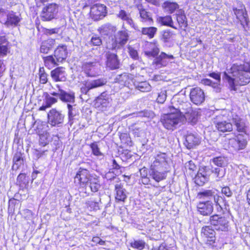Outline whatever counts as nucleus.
Listing matches in <instances>:
<instances>
[{
	"label": "nucleus",
	"instance_id": "nucleus-45",
	"mask_svg": "<svg viewBox=\"0 0 250 250\" xmlns=\"http://www.w3.org/2000/svg\"><path fill=\"white\" fill-rule=\"evenodd\" d=\"M233 144L235 145H237L236 149L238 150L244 149L247 144V142L246 139L241 138V137L237 136L236 139L232 140Z\"/></svg>",
	"mask_w": 250,
	"mask_h": 250
},
{
	"label": "nucleus",
	"instance_id": "nucleus-56",
	"mask_svg": "<svg viewBox=\"0 0 250 250\" xmlns=\"http://www.w3.org/2000/svg\"><path fill=\"white\" fill-rule=\"evenodd\" d=\"M91 44L95 46H100L102 44V41L100 37L97 35H93L90 40Z\"/></svg>",
	"mask_w": 250,
	"mask_h": 250
},
{
	"label": "nucleus",
	"instance_id": "nucleus-43",
	"mask_svg": "<svg viewBox=\"0 0 250 250\" xmlns=\"http://www.w3.org/2000/svg\"><path fill=\"white\" fill-rule=\"evenodd\" d=\"M197 112L191 109V111L189 112V113L186 114L184 117L185 118V121L187 120L188 122H190L192 124H194L197 121Z\"/></svg>",
	"mask_w": 250,
	"mask_h": 250
},
{
	"label": "nucleus",
	"instance_id": "nucleus-10",
	"mask_svg": "<svg viewBox=\"0 0 250 250\" xmlns=\"http://www.w3.org/2000/svg\"><path fill=\"white\" fill-rule=\"evenodd\" d=\"M189 98L193 104L199 105L205 101V93L200 87L192 88L190 89Z\"/></svg>",
	"mask_w": 250,
	"mask_h": 250
},
{
	"label": "nucleus",
	"instance_id": "nucleus-60",
	"mask_svg": "<svg viewBox=\"0 0 250 250\" xmlns=\"http://www.w3.org/2000/svg\"><path fill=\"white\" fill-rule=\"evenodd\" d=\"M118 17L124 21H126L129 17L130 14L124 10H121L117 15Z\"/></svg>",
	"mask_w": 250,
	"mask_h": 250
},
{
	"label": "nucleus",
	"instance_id": "nucleus-16",
	"mask_svg": "<svg viewBox=\"0 0 250 250\" xmlns=\"http://www.w3.org/2000/svg\"><path fill=\"white\" fill-rule=\"evenodd\" d=\"M5 16H6V20H1L0 22L7 27L17 26L21 21L20 17L13 11L9 12L8 13H6Z\"/></svg>",
	"mask_w": 250,
	"mask_h": 250
},
{
	"label": "nucleus",
	"instance_id": "nucleus-24",
	"mask_svg": "<svg viewBox=\"0 0 250 250\" xmlns=\"http://www.w3.org/2000/svg\"><path fill=\"white\" fill-rule=\"evenodd\" d=\"M44 97V104L42 105L39 108L40 110H45L46 108L50 107L53 104L58 102V99L51 96L49 93L45 92L43 94Z\"/></svg>",
	"mask_w": 250,
	"mask_h": 250
},
{
	"label": "nucleus",
	"instance_id": "nucleus-58",
	"mask_svg": "<svg viewBox=\"0 0 250 250\" xmlns=\"http://www.w3.org/2000/svg\"><path fill=\"white\" fill-rule=\"evenodd\" d=\"M209 76L213 79H214L216 80L215 82L213 83V84H215L217 86L219 84L221 81V76L220 74L219 73H216L215 72H213L211 73H210L209 74Z\"/></svg>",
	"mask_w": 250,
	"mask_h": 250
},
{
	"label": "nucleus",
	"instance_id": "nucleus-52",
	"mask_svg": "<svg viewBox=\"0 0 250 250\" xmlns=\"http://www.w3.org/2000/svg\"><path fill=\"white\" fill-rule=\"evenodd\" d=\"M90 146L92 150V152L93 155L97 156L103 155V154L100 151V148H99L97 143L94 142L91 144Z\"/></svg>",
	"mask_w": 250,
	"mask_h": 250
},
{
	"label": "nucleus",
	"instance_id": "nucleus-27",
	"mask_svg": "<svg viewBox=\"0 0 250 250\" xmlns=\"http://www.w3.org/2000/svg\"><path fill=\"white\" fill-rule=\"evenodd\" d=\"M59 92H60V99L63 102L74 103L75 101V96L74 93H68L60 88V86L57 84Z\"/></svg>",
	"mask_w": 250,
	"mask_h": 250
},
{
	"label": "nucleus",
	"instance_id": "nucleus-4",
	"mask_svg": "<svg viewBox=\"0 0 250 250\" xmlns=\"http://www.w3.org/2000/svg\"><path fill=\"white\" fill-rule=\"evenodd\" d=\"M128 38L129 35L126 30L119 31L112 39V42L108 43L107 47L112 50L120 49L127 43Z\"/></svg>",
	"mask_w": 250,
	"mask_h": 250
},
{
	"label": "nucleus",
	"instance_id": "nucleus-54",
	"mask_svg": "<svg viewBox=\"0 0 250 250\" xmlns=\"http://www.w3.org/2000/svg\"><path fill=\"white\" fill-rule=\"evenodd\" d=\"M167 91L165 90H162L159 94L157 99V102L163 104L167 98Z\"/></svg>",
	"mask_w": 250,
	"mask_h": 250
},
{
	"label": "nucleus",
	"instance_id": "nucleus-26",
	"mask_svg": "<svg viewBox=\"0 0 250 250\" xmlns=\"http://www.w3.org/2000/svg\"><path fill=\"white\" fill-rule=\"evenodd\" d=\"M195 183L199 186H202L208 180V177L204 169H200L195 176Z\"/></svg>",
	"mask_w": 250,
	"mask_h": 250
},
{
	"label": "nucleus",
	"instance_id": "nucleus-11",
	"mask_svg": "<svg viewBox=\"0 0 250 250\" xmlns=\"http://www.w3.org/2000/svg\"><path fill=\"white\" fill-rule=\"evenodd\" d=\"M107 13L106 6L102 4L93 5L90 10V16L94 21H98L104 18Z\"/></svg>",
	"mask_w": 250,
	"mask_h": 250
},
{
	"label": "nucleus",
	"instance_id": "nucleus-38",
	"mask_svg": "<svg viewBox=\"0 0 250 250\" xmlns=\"http://www.w3.org/2000/svg\"><path fill=\"white\" fill-rule=\"evenodd\" d=\"M158 21L162 25L168 26L175 29H177L173 25V21L170 16L160 17L158 19Z\"/></svg>",
	"mask_w": 250,
	"mask_h": 250
},
{
	"label": "nucleus",
	"instance_id": "nucleus-53",
	"mask_svg": "<svg viewBox=\"0 0 250 250\" xmlns=\"http://www.w3.org/2000/svg\"><path fill=\"white\" fill-rule=\"evenodd\" d=\"M159 49L157 46H154L151 51H145V54L148 57H155L157 56L159 53Z\"/></svg>",
	"mask_w": 250,
	"mask_h": 250
},
{
	"label": "nucleus",
	"instance_id": "nucleus-21",
	"mask_svg": "<svg viewBox=\"0 0 250 250\" xmlns=\"http://www.w3.org/2000/svg\"><path fill=\"white\" fill-rule=\"evenodd\" d=\"M107 59L106 65L111 69H115L119 67V61L117 55L114 53L108 51L106 53Z\"/></svg>",
	"mask_w": 250,
	"mask_h": 250
},
{
	"label": "nucleus",
	"instance_id": "nucleus-32",
	"mask_svg": "<svg viewBox=\"0 0 250 250\" xmlns=\"http://www.w3.org/2000/svg\"><path fill=\"white\" fill-rule=\"evenodd\" d=\"M115 190L116 191V200L119 201L125 202L127 196L125 193V189L123 188L121 185H115Z\"/></svg>",
	"mask_w": 250,
	"mask_h": 250
},
{
	"label": "nucleus",
	"instance_id": "nucleus-19",
	"mask_svg": "<svg viewBox=\"0 0 250 250\" xmlns=\"http://www.w3.org/2000/svg\"><path fill=\"white\" fill-rule=\"evenodd\" d=\"M95 61L84 62L82 64V70L88 77H94L96 76V72Z\"/></svg>",
	"mask_w": 250,
	"mask_h": 250
},
{
	"label": "nucleus",
	"instance_id": "nucleus-61",
	"mask_svg": "<svg viewBox=\"0 0 250 250\" xmlns=\"http://www.w3.org/2000/svg\"><path fill=\"white\" fill-rule=\"evenodd\" d=\"M128 49L129 55L131 57L135 60L138 59V55L137 51L131 46H129Z\"/></svg>",
	"mask_w": 250,
	"mask_h": 250
},
{
	"label": "nucleus",
	"instance_id": "nucleus-2",
	"mask_svg": "<svg viewBox=\"0 0 250 250\" xmlns=\"http://www.w3.org/2000/svg\"><path fill=\"white\" fill-rule=\"evenodd\" d=\"M153 158L150 167V176L156 182H159L166 178L169 171L167 156L165 153L158 152Z\"/></svg>",
	"mask_w": 250,
	"mask_h": 250
},
{
	"label": "nucleus",
	"instance_id": "nucleus-7",
	"mask_svg": "<svg viewBox=\"0 0 250 250\" xmlns=\"http://www.w3.org/2000/svg\"><path fill=\"white\" fill-rule=\"evenodd\" d=\"M112 100L110 96L104 92L101 93L94 100V105L98 110L104 111L107 110L111 105Z\"/></svg>",
	"mask_w": 250,
	"mask_h": 250
},
{
	"label": "nucleus",
	"instance_id": "nucleus-31",
	"mask_svg": "<svg viewBox=\"0 0 250 250\" xmlns=\"http://www.w3.org/2000/svg\"><path fill=\"white\" fill-rule=\"evenodd\" d=\"M117 29L116 26L110 23H105L102 25L99 29L100 33L104 35H109L115 33Z\"/></svg>",
	"mask_w": 250,
	"mask_h": 250
},
{
	"label": "nucleus",
	"instance_id": "nucleus-1",
	"mask_svg": "<svg viewBox=\"0 0 250 250\" xmlns=\"http://www.w3.org/2000/svg\"><path fill=\"white\" fill-rule=\"evenodd\" d=\"M229 73L224 72L223 80L228 83L231 90H236L237 85H245L250 82V63L236 62L233 63Z\"/></svg>",
	"mask_w": 250,
	"mask_h": 250
},
{
	"label": "nucleus",
	"instance_id": "nucleus-34",
	"mask_svg": "<svg viewBox=\"0 0 250 250\" xmlns=\"http://www.w3.org/2000/svg\"><path fill=\"white\" fill-rule=\"evenodd\" d=\"M202 233L206 237L210 239V241L214 242L215 232L210 226H205L202 229Z\"/></svg>",
	"mask_w": 250,
	"mask_h": 250
},
{
	"label": "nucleus",
	"instance_id": "nucleus-51",
	"mask_svg": "<svg viewBox=\"0 0 250 250\" xmlns=\"http://www.w3.org/2000/svg\"><path fill=\"white\" fill-rule=\"evenodd\" d=\"M67 108L68 109V115L69 122L73 119V118L77 114L78 110L75 107L72 105L67 104Z\"/></svg>",
	"mask_w": 250,
	"mask_h": 250
},
{
	"label": "nucleus",
	"instance_id": "nucleus-41",
	"mask_svg": "<svg viewBox=\"0 0 250 250\" xmlns=\"http://www.w3.org/2000/svg\"><path fill=\"white\" fill-rule=\"evenodd\" d=\"M212 162L218 167H225L228 164V159L224 156H218L214 158Z\"/></svg>",
	"mask_w": 250,
	"mask_h": 250
},
{
	"label": "nucleus",
	"instance_id": "nucleus-20",
	"mask_svg": "<svg viewBox=\"0 0 250 250\" xmlns=\"http://www.w3.org/2000/svg\"><path fill=\"white\" fill-rule=\"evenodd\" d=\"M53 80L57 82H64L66 80L65 68L63 67H58L52 70L50 73Z\"/></svg>",
	"mask_w": 250,
	"mask_h": 250
},
{
	"label": "nucleus",
	"instance_id": "nucleus-63",
	"mask_svg": "<svg viewBox=\"0 0 250 250\" xmlns=\"http://www.w3.org/2000/svg\"><path fill=\"white\" fill-rule=\"evenodd\" d=\"M172 33L170 30H165L163 32L162 37L165 42H167L172 36Z\"/></svg>",
	"mask_w": 250,
	"mask_h": 250
},
{
	"label": "nucleus",
	"instance_id": "nucleus-6",
	"mask_svg": "<svg viewBox=\"0 0 250 250\" xmlns=\"http://www.w3.org/2000/svg\"><path fill=\"white\" fill-rule=\"evenodd\" d=\"M64 115L56 108H52L47 114V122L51 126H60L64 121Z\"/></svg>",
	"mask_w": 250,
	"mask_h": 250
},
{
	"label": "nucleus",
	"instance_id": "nucleus-28",
	"mask_svg": "<svg viewBox=\"0 0 250 250\" xmlns=\"http://www.w3.org/2000/svg\"><path fill=\"white\" fill-rule=\"evenodd\" d=\"M137 8L139 11L140 17L142 21L149 23L152 21L151 15L150 12H147L144 9L142 5H138Z\"/></svg>",
	"mask_w": 250,
	"mask_h": 250
},
{
	"label": "nucleus",
	"instance_id": "nucleus-13",
	"mask_svg": "<svg viewBox=\"0 0 250 250\" xmlns=\"http://www.w3.org/2000/svg\"><path fill=\"white\" fill-rule=\"evenodd\" d=\"M114 82L120 84L122 87L126 86L129 89L132 88V84L134 83L132 76L126 73L117 75L114 79Z\"/></svg>",
	"mask_w": 250,
	"mask_h": 250
},
{
	"label": "nucleus",
	"instance_id": "nucleus-50",
	"mask_svg": "<svg viewBox=\"0 0 250 250\" xmlns=\"http://www.w3.org/2000/svg\"><path fill=\"white\" fill-rule=\"evenodd\" d=\"M136 114L137 117H146L150 119L153 118L155 116V114L153 111L147 110L141 111L137 113Z\"/></svg>",
	"mask_w": 250,
	"mask_h": 250
},
{
	"label": "nucleus",
	"instance_id": "nucleus-12",
	"mask_svg": "<svg viewBox=\"0 0 250 250\" xmlns=\"http://www.w3.org/2000/svg\"><path fill=\"white\" fill-rule=\"evenodd\" d=\"M90 179L88 171L86 169L80 168L74 177V183L77 185L83 187L86 186Z\"/></svg>",
	"mask_w": 250,
	"mask_h": 250
},
{
	"label": "nucleus",
	"instance_id": "nucleus-49",
	"mask_svg": "<svg viewBox=\"0 0 250 250\" xmlns=\"http://www.w3.org/2000/svg\"><path fill=\"white\" fill-rule=\"evenodd\" d=\"M89 182L91 191L94 192H97L100 188L99 180L96 178H90Z\"/></svg>",
	"mask_w": 250,
	"mask_h": 250
},
{
	"label": "nucleus",
	"instance_id": "nucleus-15",
	"mask_svg": "<svg viewBox=\"0 0 250 250\" xmlns=\"http://www.w3.org/2000/svg\"><path fill=\"white\" fill-rule=\"evenodd\" d=\"M234 13L236 18L239 20L242 25H247L249 22L248 14L246 11L245 6L240 3L238 8H233Z\"/></svg>",
	"mask_w": 250,
	"mask_h": 250
},
{
	"label": "nucleus",
	"instance_id": "nucleus-59",
	"mask_svg": "<svg viewBox=\"0 0 250 250\" xmlns=\"http://www.w3.org/2000/svg\"><path fill=\"white\" fill-rule=\"evenodd\" d=\"M26 175L24 173H20L17 177V182L20 186H22V185H25L26 183Z\"/></svg>",
	"mask_w": 250,
	"mask_h": 250
},
{
	"label": "nucleus",
	"instance_id": "nucleus-29",
	"mask_svg": "<svg viewBox=\"0 0 250 250\" xmlns=\"http://www.w3.org/2000/svg\"><path fill=\"white\" fill-rule=\"evenodd\" d=\"M162 7L165 11L169 14L174 13L179 8V6L177 3L171 0L165 1L163 4Z\"/></svg>",
	"mask_w": 250,
	"mask_h": 250
},
{
	"label": "nucleus",
	"instance_id": "nucleus-36",
	"mask_svg": "<svg viewBox=\"0 0 250 250\" xmlns=\"http://www.w3.org/2000/svg\"><path fill=\"white\" fill-rule=\"evenodd\" d=\"M142 35L147 36L149 39H152L154 37L155 34L157 31V28L155 27H143L140 29V31Z\"/></svg>",
	"mask_w": 250,
	"mask_h": 250
},
{
	"label": "nucleus",
	"instance_id": "nucleus-18",
	"mask_svg": "<svg viewBox=\"0 0 250 250\" xmlns=\"http://www.w3.org/2000/svg\"><path fill=\"white\" fill-rule=\"evenodd\" d=\"M197 209L201 214L204 216L208 215L213 210V204L209 200L201 202L197 205Z\"/></svg>",
	"mask_w": 250,
	"mask_h": 250
},
{
	"label": "nucleus",
	"instance_id": "nucleus-57",
	"mask_svg": "<svg viewBox=\"0 0 250 250\" xmlns=\"http://www.w3.org/2000/svg\"><path fill=\"white\" fill-rule=\"evenodd\" d=\"M40 81L42 83H46L47 82V74L44 71L40 69Z\"/></svg>",
	"mask_w": 250,
	"mask_h": 250
},
{
	"label": "nucleus",
	"instance_id": "nucleus-14",
	"mask_svg": "<svg viewBox=\"0 0 250 250\" xmlns=\"http://www.w3.org/2000/svg\"><path fill=\"white\" fill-rule=\"evenodd\" d=\"M174 57L172 55H168L162 52L157 56L153 61V64L155 65L156 68H160L166 66L170 60L173 59Z\"/></svg>",
	"mask_w": 250,
	"mask_h": 250
},
{
	"label": "nucleus",
	"instance_id": "nucleus-39",
	"mask_svg": "<svg viewBox=\"0 0 250 250\" xmlns=\"http://www.w3.org/2000/svg\"><path fill=\"white\" fill-rule=\"evenodd\" d=\"M6 42L5 37L0 36V57H4L9 52Z\"/></svg>",
	"mask_w": 250,
	"mask_h": 250
},
{
	"label": "nucleus",
	"instance_id": "nucleus-25",
	"mask_svg": "<svg viewBox=\"0 0 250 250\" xmlns=\"http://www.w3.org/2000/svg\"><path fill=\"white\" fill-rule=\"evenodd\" d=\"M55 44V40L53 39H48L43 41L40 46V52L47 54L52 50Z\"/></svg>",
	"mask_w": 250,
	"mask_h": 250
},
{
	"label": "nucleus",
	"instance_id": "nucleus-37",
	"mask_svg": "<svg viewBox=\"0 0 250 250\" xmlns=\"http://www.w3.org/2000/svg\"><path fill=\"white\" fill-rule=\"evenodd\" d=\"M43 60L45 66L49 69L58 65V62L56 58L55 59L52 55L44 57L43 58Z\"/></svg>",
	"mask_w": 250,
	"mask_h": 250
},
{
	"label": "nucleus",
	"instance_id": "nucleus-3",
	"mask_svg": "<svg viewBox=\"0 0 250 250\" xmlns=\"http://www.w3.org/2000/svg\"><path fill=\"white\" fill-rule=\"evenodd\" d=\"M169 109L170 113L164 115L161 118V121L165 128L168 130H173L183 124L185 118L175 112L170 107Z\"/></svg>",
	"mask_w": 250,
	"mask_h": 250
},
{
	"label": "nucleus",
	"instance_id": "nucleus-33",
	"mask_svg": "<svg viewBox=\"0 0 250 250\" xmlns=\"http://www.w3.org/2000/svg\"><path fill=\"white\" fill-rule=\"evenodd\" d=\"M211 172L213 176L216 178V181L217 182L221 181L225 175V169L221 168L212 167Z\"/></svg>",
	"mask_w": 250,
	"mask_h": 250
},
{
	"label": "nucleus",
	"instance_id": "nucleus-35",
	"mask_svg": "<svg viewBox=\"0 0 250 250\" xmlns=\"http://www.w3.org/2000/svg\"><path fill=\"white\" fill-rule=\"evenodd\" d=\"M215 194V192L213 190L207 189L199 192L198 196L201 199L211 201V200L213 198Z\"/></svg>",
	"mask_w": 250,
	"mask_h": 250
},
{
	"label": "nucleus",
	"instance_id": "nucleus-40",
	"mask_svg": "<svg viewBox=\"0 0 250 250\" xmlns=\"http://www.w3.org/2000/svg\"><path fill=\"white\" fill-rule=\"evenodd\" d=\"M89 86L91 89L102 86L106 83L105 79L103 78L98 79L94 80L87 81Z\"/></svg>",
	"mask_w": 250,
	"mask_h": 250
},
{
	"label": "nucleus",
	"instance_id": "nucleus-44",
	"mask_svg": "<svg viewBox=\"0 0 250 250\" xmlns=\"http://www.w3.org/2000/svg\"><path fill=\"white\" fill-rule=\"evenodd\" d=\"M177 21L179 25L182 27H187L188 26L187 19L184 12L180 10L177 14Z\"/></svg>",
	"mask_w": 250,
	"mask_h": 250
},
{
	"label": "nucleus",
	"instance_id": "nucleus-8",
	"mask_svg": "<svg viewBox=\"0 0 250 250\" xmlns=\"http://www.w3.org/2000/svg\"><path fill=\"white\" fill-rule=\"evenodd\" d=\"M58 12V5L55 3L49 4L42 8L40 17L43 21H50L55 18Z\"/></svg>",
	"mask_w": 250,
	"mask_h": 250
},
{
	"label": "nucleus",
	"instance_id": "nucleus-5",
	"mask_svg": "<svg viewBox=\"0 0 250 250\" xmlns=\"http://www.w3.org/2000/svg\"><path fill=\"white\" fill-rule=\"evenodd\" d=\"M209 222L214 229L217 230L226 231L229 229V222L225 216L214 214L210 216Z\"/></svg>",
	"mask_w": 250,
	"mask_h": 250
},
{
	"label": "nucleus",
	"instance_id": "nucleus-46",
	"mask_svg": "<svg viewBox=\"0 0 250 250\" xmlns=\"http://www.w3.org/2000/svg\"><path fill=\"white\" fill-rule=\"evenodd\" d=\"M233 122L238 132L246 133V126L245 123L240 119H233Z\"/></svg>",
	"mask_w": 250,
	"mask_h": 250
},
{
	"label": "nucleus",
	"instance_id": "nucleus-22",
	"mask_svg": "<svg viewBox=\"0 0 250 250\" xmlns=\"http://www.w3.org/2000/svg\"><path fill=\"white\" fill-rule=\"evenodd\" d=\"M200 143V139L197 135L188 134L186 136L185 145L188 149H191Z\"/></svg>",
	"mask_w": 250,
	"mask_h": 250
},
{
	"label": "nucleus",
	"instance_id": "nucleus-48",
	"mask_svg": "<svg viewBox=\"0 0 250 250\" xmlns=\"http://www.w3.org/2000/svg\"><path fill=\"white\" fill-rule=\"evenodd\" d=\"M212 199H213L214 202L216 204V206L218 207L217 208V210L218 211L219 210V209L220 210H222V205L224 204L225 201L224 198L215 194Z\"/></svg>",
	"mask_w": 250,
	"mask_h": 250
},
{
	"label": "nucleus",
	"instance_id": "nucleus-47",
	"mask_svg": "<svg viewBox=\"0 0 250 250\" xmlns=\"http://www.w3.org/2000/svg\"><path fill=\"white\" fill-rule=\"evenodd\" d=\"M146 245V243L142 240H134L130 243V246L138 250H143Z\"/></svg>",
	"mask_w": 250,
	"mask_h": 250
},
{
	"label": "nucleus",
	"instance_id": "nucleus-55",
	"mask_svg": "<svg viewBox=\"0 0 250 250\" xmlns=\"http://www.w3.org/2000/svg\"><path fill=\"white\" fill-rule=\"evenodd\" d=\"M221 193L228 198H230L233 195V192L228 186H225L222 188Z\"/></svg>",
	"mask_w": 250,
	"mask_h": 250
},
{
	"label": "nucleus",
	"instance_id": "nucleus-64",
	"mask_svg": "<svg viewBox=\"0 0 250 250\" xmlns=\"http://www.w3.org/2000/svg\"><path fill=\"white\" fill-rule=\"evenodd\" d=\"M125 21L129 25L131 26V27L134 28L135 30L140 31V28L134 23L132 19L130 18V16Z\"/></svg>",
	"mask_w": 250,
	"mask_h": 250
},
{
	"label": "nucleus",
	"instance_id": "nucleus-42",
	"mask_svg": "<svg viewBox=\"0 0 250 250\" xmlns=\"http://www.w3.org/2000/svg\"><path fill=\"white\" fill-rule=\"evenodd\" d=\"M136 88L141 92H149L151 90V85L147 82H141L134 84Z\"/></svg>",
	"mask_w": 250,
	"mask_h": 250
},
{
	"label": "nucleus",
	"instance_id": "nucleus-23",
	"mask_svg": "<svg viewBox=\"0 0 250 250\" xmlns=\"http://www.w3.org/2000/svg\"><path fill=\"white\" fill-rule=\"evenodd\" d=\"M67 47L65 45L60 46L54 51V57L58 62H62L67 57Z\"/></svg>",
	"mask_w": 250,
	"mask_h": 250
},
{
	"label": "nucleus",
	"instance_id": "nucleus-9",
	"mask_svg": "<svg viewBox=\"0 0 250 250\" xmlns=\"http://www.w3.org/2000/svg\"><path fill=\"white\" fill-rule=\"evenodd\" d=\"M224 116L219 114L213 119V122L216 129L220 132H226L232 130V125L230 122L224 119Z\"/></svg>",
	"mask_w": 250,
	"mask_h": 250
},
{
	"label": "nucleus",
	"instance_id": "nucleus-17",
	"mask_svg": "<svg viewBox=\"0 0 250 250\" xmlns=\"http://www.w3.org/2000/svg\"><path fill=\"white\" fill-rule=\"evenodd\" d=\"M176 113L184 116L186 114L189 113L192 107L190 104L188 102H182L179 104H175L174 105L170 106Z\"/></svg>",
	"mask_w": 250,
	"mask_h": 250
},
{
	"label": "nucleus",
	"instance_id": "nucleus-62",
	"mask_svg": "<svg viewBox=\"0 0 250 250\" xmlns=\"http://www.w3.org/2000/svg\"><path fill=\"white\" fill-rule=\"evenodd\" d=\"M91 89L90 86H89V83L87 81L83 83V85L81 88V92L83 94L86 95Z\"/></svg>",
	"mask_w": 250,
	"mask_h": 250
},
{
	"label": "nucleus",
	"instance_id": "nucleus-30",
	"mask_svg": "<svg viewBox=\"0 0 250 250\" xmlns=\"http://www.w3.org/2000/svg\"><path fill=\"white\" fill-rule=\"evenodd\" d=\"M23 154L20 151H17L15 153L13 159V165L12 169L13 170H17L23 164V159L22 157Z\"/></svg>",
	"mask_w": 250,
	"mask_h": 250
}]
</instances>
